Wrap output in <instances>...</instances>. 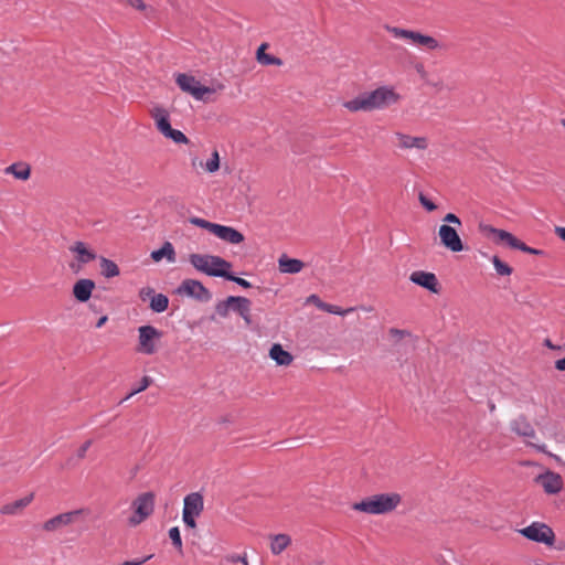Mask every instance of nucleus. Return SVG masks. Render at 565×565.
I'll return each mask as SVG.
<instances>
[{"label": "nucleus", "instance_id": "40", "mask_svg": "<svg viewBox=\"0 0 565 565\" xmlns=\"http://www.w3.org/2000/svg\"><path fill=\"white\" fill-rule=\"evenodd\" d=\"M225 561L228 563H242L243 565H249L246 553H244L243 555L228 554L225 556Z\"/></svg>", "mask_w": 565, "mask_h": 565}, {"label": "nucleus", "instance_id": "42", "mask_svg": "<svg viewBox=\"0 0 565 565\" xmlns=\"http://www.w3.org/2000/svg\"><path fill=\"white\" fill-rule=\"evenodd\" d=\"M478 228H479V232L487 238H492L497 231V228L493 227L492 225L486 224L482 222L479 223Z\"/></svg>", "mask_w": 565, "mask_h": 565}, {"label": "nucleus", "instance_id": "7", "mask_svg": "<svg viewBox=\"0 0 565 565\" xmlns=\"http://www.w3.org/2000/svg\"><path fill=\"white\" fill-rule=\"evenodd\" d=\"M151 117L154 120L157 129L166 138L171 139L175 143H188V137L178 129H173L170 125L169 113L162 107H154L151 110Z\"/></svg>", "mask_w": 565, "mask_h": 565}, {"label": "nucleus", "instance_id": "32", "mask_svg": "<svg viewBox=\"0 0 565 565\" xmlns=\"http://www.w3.org/2000/svg\"><path fill=\"white\" fill-rule=\"evenodd\" d=\"M169 298L163 294H156L149 303L150 309L153 312L161 313L168 309Z\"/></svg>", "mask_w": 565, "mask_h": 565}, {"label": "nucleus", "instance_id": "2", "mask_svg": "<svg viewBox=\"0 0 565 565\" xmlns=\"http://www.w3.org/2000/svg\"><path fill=\"white\" fill-rule=\"evenodd\" d=\"M402 502V497L396 492L373 494L355 502L352 509L372 515L387 514L394 511Z\"/></svg>", "mask_w": 565, "mask_h": 565}, {"label": "nucleus", "instance_id": "8", "mask_svg": "<svg viewBox=\"0 0 565 565\" xmlns=\"http://www.w3.org/2000/svg\"><path fill=\"white\" fill-rule=\"evenodd\" d=\"M132 514L129 518L130 525H138L149 518L154 509V495L151 492H145L138 495L131 503Z\"/></svg>", "mask_w": 565, "mask_h": 565}, {"label": "nucleus", "instance_id": "10", "mask_svg": "<svg viewBox=\"0 0 565 565\" xmlns=\"http://www.w3.org/2000/svg\"><path fill=\"white\" fill-rule=\"evenodd\" d=\"M175 83L182 92L190 94L196 100H205V95L216 92L215 88L201 85L194 76L185 73L175 74Z\"/></svg>", "mask_w": 565, "mask_h": 565}, {"label": "nucleus", "instance_id": "35", "mask_svg": "<svg viewBox=\"0 0 565 565\" xmlns=\"http://www.w3.org/2000/svg\"><path fill=\"white\" fill-rule=\"evenodd\" d=\"M204 170L209 173H215L220 169V154L217 150H213L210 159L204 163Z\"/></svg>", "mask_w": 565, "mask_h": 565}, {"label": "nucleus", "instance_id": "16", "mask_svg": "<svg viewBox=\"0 0 565 565\" xmlns=\"http://www.w3.org/2000/svg\"><path fill=\"white\" fill-rule=\"evenodd\" d=\"M81 513V510H75L55 515L43 523V530L46 532L58 531L72 524Z\"/></svg>", "mask_w": 565, "mask_h": 565}, {"label": "nucleus", "instance_id": "17", "mask_svg": "<svg viewBox=\"0 0 565 565\" xmlns=\"http://www.w3.org/2000/svg\"><path fill=\"white\" fill-rule=\"evenodd\" d=\"M411 281L426 288L427 290L431 292H438V280L433 273L424 271V270H416L411 274L409 277Z\"/></svg>", "mask_w": 565, "mask_h": 565}, {"label": "nucleus", "instance_id": "15", "mask_svg": "<svg viewBox=\"0 0 565 565\" xmlns=\"http://www.w3.org/2000/svg\"><path fill=\"white\" fill-rule=\"evenodd\" d=\"M535 481L544 489L547 494H556L563 489L562 477L553 471H546L536 477Z\"/></svg>", "mask_w": 565, "mask_h": 565}, {"label": "nucleus", "instance_id": "27", "mask_svg": "<svg viewBox=\"0 0 565 565\" xmlns=\"http://www.w3.org/2000/svg\"><path fill=\"white\" fill-rule=\"evenodd\" d=\"M4 172L13 175L18 180L25 181L31 175V167L24 162L12 163L6 168Z\"/></svg>", "mask_w": 565, "mask_h": 565}, {"label": "nucleus", "instance_id": "51", "mask_svg": "<svg viewBox=\"0 0 565 565\" xmlns=\"http://www.w3.org/2000/svg\"><path fill=\"white\" fill-rule=\"evenodd\" d=\"M556 235L565 242V227L556 226L555 227Z\"/></svg>", "mask_w": 565, "mask_h": 565}, {"label": "nucleus", "instance_id": "20", "mask_svg": "<svg viewBox=\"0 0 565 565\" xmlns=\"http://www.w3.org/2000/svg\"><path fill=\"white\" fill-rule=\"evenodd\" d=\"M510 429L520 437L523 438H534L536 433L531 425V423L526 419L525 416L521 415L510 422Z\"/></svg>", "mask_w": 565, "mask_h": 565}, {"label": "nucleus", "instance_id": "53", "mask_svg": "<svg viewBox=\"0 0 565 565\" xmlns=\"http://www.w3.org/2000/svg\"><path fill=\"white\" fill-rule=\"evenodd\" d=\"M107 320H108L107 316L100 317L96 323V328H102L106 323Z\"/></svg>", "mask_w": 565, "mask_h": 565}, {"label": "nucleus", "instance_id": "13", "mask_svg": "<svg viewBox=\"0 0 565 565\" xmlns=\"http://www.w3.org/2000/svg\"><path fill=\"white\" fill-rule=\"evenodd\" d=\"M396 146L401 150L416 149L424 151L429 147V140L425 136H411L401 131L394 134Z\"/></svg>", "mask_w": 565, "mask_h": 565}, {"label": "nucleus", "instance_id": "37", "mask_svg": "<svg viewBox=\"0 0 565 565\" xmlns=\"http://www.w3.org/2000/svg\"><path fill=\"white\" fill-rule=\"evenodd\" d=\"M388 335L394 343H397L402 341L404 338L411 337V332L404 329L391 328L388 330Z\"/></svg>", "mask_w": 565, "mask_h": 565}, {"label": "nucleus", "instance_id": "34", "mask_svg": "<svg viewBox=\"0 0 565 565\" xmlns=\"http://www.w3.org/2000/svg\"><path fill=\"white\" fill-rule=\"evenodd\" d=\"M491 262L499 276H510L512 274V267L502 262L498 256H492Z\"/></svg>", "mask_w": 565, "mask_h": 565}, {"label": "nucleus", "instance_id": "41", "mask_svg": "<svg viewBox=\"0 0 565 565\" xmlns=\"http://www.w3.org/2000/svg\"><path fill=\"white\" fill-rule=\"evenodd\" d=\"M478 228H479V232L487 238H492L497 231V228L493 227L492 225L486 224L482 222L479 223Z\"/></svg>", "mask_w": 565, "mask_h": 565}, {"label": "nucleus", "instance_id": "4", "mask_svg": "<svg viewBox=\"0 0 565 565\" xmlns=\"http://www.w3.org/2000/svg\"><path fill=\"white\" fill-rule=\"evenodd\" d=\"M189 222L192 225H195L198 227L209 231L214 236H216L217 238H220L226 243L237 245V244H241L242 242H244V235L239 231H237L236 228H234L232 226L212 223L210 221H206V220L198 217V216L190 217Z\"/></svg>", "mask_w": 565, "mask_h": 565}, {"label": "nucleus", "instance_id": "14", "mask_svg": "<svg viewBox=\"0 0 565 565\" xmlns=\"http://www.w3.org/2000/svg\"><path fill=\"white\" fill-rule=\"evenodd\" d=\"M438 235L440 243L444 247L454 253H459L465 249L461 238L456 228L448 224H443L439 227Z\"/></svg>", "mask_w": 565, "mask_h": 565}, {"label": "nucleus", "instance_id": "5", "mask_svg": "<svg viewBox=\"0 0 565 565\" xmlns=\"http://www.w3.org/2000/svg\"><path fill=\"white\" fill-rule=\"evenodd\" d=\"M163 337L162 331L153 326L146 324L138 328V342L136 352L143 355H153L160 349V341Z\"/></svg>", "mask_w": 565, "mask_h": 565}, {"label": "nucleus", "instance_id": "39", "mask_svg": "<svg viewBox=\"0 0 565 565\" xmlns=\"http://www.w3.org/2000/svg\"><path fill=\"white\" fill-rule=\"evenodd\" d=\"M118 3L122 6L131 7L139 11H145L147 6L142 0H116Z\"/></svg>", "mask_w": 565, "mask_h": 565}, {"label": "nucleus", "instance_id": "24", "mask_svg": "<svg viewBox=\"0 0 565 565\" xmlns=\"http://www.w3.org/2000/svg\"><path fill=\"white\" fill-rule=\"evenodd\" d=\"M70 250L76 254V258L81 264H87L92 260H95L97 255L87 247L84 242H75L72 246H70Z\"/></svg>", "mask_w": 565, "mask_h": 565}, {"label": "nucleus", "instance_id": "21", "mask_svg": "<svg viewBox=\"0 0 565 565\" xmlns=\"http://www.w3.org/2000/svg\"><path fill=\"white\" fill-rule=\"evenodd\" d=\"M95 289V282L92 279L83 278L77 280L73 286V296L79 302H86L93 290Z\"/></svg>", "mask_w": 565, "mask_h": 565}, {"label": "nucleus", "instance_id": "54", "mask_svg": "<svg viewBox=\"0 0 565 565\" xmlns=\"http://www.w3.org/2000/svg\"><path fill=\"white\" fill-rule=\"evenodd\" d=\"M544 345L552 350L559 349V347L554 345L550 339L544 340Z\"/></svg>", "mask_w": 565, "mask_h": 565}, {"label": "nucleus", "instance_id": "36", "mask_svg": "<svg viewBox=\"0 0 565 565\" xmlns=\"http://www.w3.org/2000/svg\"><path fill=\"white\" fill-rule=\"evenodd\" d=\"M151 383H152V379L150 376H143L140 381V384H138L137 387L132 388L131 392L122 399V402L128 401L134 395L145 391L146 388H148L150 386Z\"/></svg>", "mask_w": 565, "mask_h": 565}, {"label": "nucleus", "instance_id": "19", "mask_svg": "<svg viewBox=\"0 0 565 565\" xmlns=\"http://www.w3.org/2000/svg\"><path fill=\"white\" fill-rule=\"evenodd\" d=\"M309 303L315 305L318 309H320L322 311H326V312L332 313V315H338V316H345V315L354 311V309H355L353 307L347 308V309H342L339 306L327 303V302L322 301L319 298V296H317L315 294H312V295H310L309 297L306 298V305H309Z\"/></svg>", "mask_w": 565, "mask_h": 565}, {"label": "nucleus", "instance_id": "31", "mask_svg": "<svg viewBox=\"0 0 565 565\" xmlns=\"http://www.w3.org/2000/svg\"><path fill=\"white\" fill-rule=\"evenodd\" d=\"M267 49V44L263 43L256 52V58L262 65H277L280 66L282 61L273 55L266 54L265 50Z\"/></svg>", "mask_w": 565, "mask_h": 565}, {"label": "nucleus", "instance_id": "38", "mask_svg": "<svg viewBox=\"0 0 565 565\" xmlns=\"http://www.w3.org/2000/svg\"><path fill=\"white\" fill-rule=\"evenodd\" d=\"M169 537L172 544L179 550L182 551V539L180 534V530L178 526H173L169 530Z\"/></svg>", "mask_w": 565, "mask_h": 565}, {"label": "nucleus", "instance_id": "25", "mask_svg": "<svg viewBox=\"0 0 565 565\" xmlns=\"http://www.w3.org/2000/svg\"><path fill=\"white\" fill-rule=\"evenodd\" d=\"M150 256L152 260L157 263L163 258H166L168 263L175 262V250L170 242H164L159 249L152 250Z\"/></svg>", "mask_w": 565, "mask_h": 565}, {"label": "nucleus", "instance_id": "6", "mask_svg": "<svg viewBox=\"0 0 565 565\" xmlns=\"http://www.w3.org/2000/svg\"><path fill=\"white\" fill-rule=\"evenodd\" d=\"M216 313L223 318L227 317L230 311L237 312L247 326L252 324L250 301L241 296H228L225 300L218 301L215 306Z\"/></svg>", "mask_w": 565, "mask_h": 565}, {"label": "nucleus", "instance_id": "26", "mask_svg": "<svg viewBox=\"0 0 565 565\" xmlns=\"http://www.w3.org/2000/svg\"><path fill=\"white\" fill-rule=\"evenodd\" d=\"M269 356L278 365L282 366L289 365L294 360L292 355L288 351L284 350V348L278 343L271 345L269 350Z\"/></svg>", "mask_w": 565, "mask_h": 565}, {"label": "nucleus", "instance_id": "12", "mask_svg": "<svg viewBox=\"0 0 565 565\" xmlns=\"http://www.w3.org/2000/svg\"><path fill=\"white\" fill-rule=\"evenodd\" d=\"M178 292L203 302L212 298L210 290L205 288L201 281L195 279L183 280L178 288Z\"/></svg>", "mask_w": 565, "mask_h": 565}, {"label": "nucleus", "instance_id": "48", "mask_svg": "<svg viewBox=\"0 0 565 565\" xmlns=\"http://www.w3.org/2000/svg\"><path fill=\"white\" fill-rule=\"evenodd\" d=\"M443 221L448 223V224H456L458 226H461L460 218L456 214H454V213L446 214Z\"/></svg>", "mask_w": 565, "mask_h": 565}, {"label": "nucleus", "instance_id": "23", "mask_svg": "<svg viewBox=\"0 0 565 565\" xmlns=\"http://www.w3.org/2000/svg\"><path fill=\"white\" fill-rule=\"evenodd\" d=\"M305 267L302 260L297 258H289L287 255H282L278 258V268L282 274H298Z\"/></svg>", "mask_w": 565, "mask_h": 565}, {"label": "nucleus", "instance_id": "18", "mask_svg": "<svg viewBox=\"0 0 565 565\" xmlns=\"http://www.w3.org/2000/svg\"><path fill=\"white\" fill-rule=\"evenodd\" d=\"M269 550L274 556L280 555L285 552L292 543V539L287 533H276L268 535Z\"/></svg>", "mask_w": 565, "mask_h": 565}, {"label": "nucleus", "instance_id": "22", "mask_svg": "<svg viewBox=\"0 0 565 565\" xmlns=\"http://www.w3.org/2000/svg\"><path fill=\"white\" fill-rule=\"evenodd\" d=\"M33 501V493L18 499L13 502L7 503L0 508V513L3 515H18Z\"/></svg>", "mask_w": 565, "mask_h": 565}, {"label": "nucleus", "instance_id": "28", "mask_svg": "<svg viewBox=\"0 0 565 565\" xmlns=\"http://www.w3.org/2000/svg\"><path fill=\"white\" fill-rule=\"evenodd\" d=\"M414 45L430 51L443 47V45L434 36L426 35L420 32H417Z\"/></svg>", "mask_w": 565, "mask_h": 565}, {"label": "nucleus", "instance_id": "1", "mask_svg": "<svg viewBox=\"0 0 565 565\" xmlns=\"http://www.w3.org/2000/svg\"><path fill=\"white\" fill-rule=\"evenodd\" d=\"M401 99V95L392 86H380L343 103V107L352 113L385 109Z\"/></svg>", "mask_w": 565, "mask_h": 565}, {"label": "nucleus", "instance_id": "50", "mask_svg": "<svg viewBox=\"0 0 565 565\" xmlns=\"http://www.w3.org/2000/svg\"><path fill=\"white\" fill-rule=\"evenodd\" d=\"M152 557V555H148L141 559H135V561H126L121 565H142L147 561H149Z\"/></svg>", "mask_w": 565, "mask_h": 565}, {"label": "nucleus", "instance_id": "47", "mask_svg": "<svg viewBox=\"0 0 565 565\" xmlns=\"http://www.w3.org/2000/svg\"><path fill=\"white\" fill-rule=\"evenodd\" d=\"M156 295L154 289L151 287H142L139 290V297L142 301L151 300V298Z\"/></svg>", "mask_w": 565, "mask_h": 565}, {"label": "nucleus", "instance_id": "44", "mask_svg": "<svg viewBox=\"0 0 565 565\" xmlns=\"http://www.w3.org/2000/svg\"><path fill=\"white\" fill-rule=\"evenodd\" d=\"M526 444H527L529 446H531V447L535 448L537 451L543 452V454H545V455H548V456H550V457H552L555 461H557V462H561V461H562V460H561V458H559L557 455H555V454H552V452L547 451L546 446H545L544 444H533V443H530V441H527Z\"/></svg>", "mask_w": 565, "mask_h": 565}, {"label": "nucleus", "instance_id": "52", "mask_svg": "<svg viewBox=\"0 0 565 565\" xmlns=\"http://www.w3.org/2000/svg\"><path fill=\"white\" fill-rule=\"evenodd\" d=\"M555 367L558 370V371H565V358L564 359H559L555 362Z\"/></svg>", "mask_w": 565, "mask_h": 565}, {"label": "nucleus", "instance_id": "49", "mask_svg": "<svg viewBox=\"0 0 565 565\" xmlns=\"http://www.w3.org/2000/svg\"><path fill=\"white\" fill-rule=\"evenodd\" d=\"M92 445V440H87L85 441L77 450V456L79 458H84L85 455H86V451L88 450V448L90 447Z\"/></svg>", "mask_w": 565, "mask_h": 565}, {"label": "nucleus", "instance_id": "43", "mask_svg": "<svg viewBox=\"0 0 565 565\" xmlns=\"http://www.w3.org/2000/svg\"><path fill=\"white\" fill-rule=\"evenodd\" d=\"M514 249H519V250H522L524 253H527V254H532V255H539L541 254L542 252L539 250V249H535V248H532L527 245H525L523 242H521L519 238H516V242H515V245L513 246Z\"/></svg>", "mask_w": 565, "mask_h": 565}, {"label": "nucleus", "instance_id": "9", "mask_svg": "<svg viewBox=\"0 0 565 565\" xmlns=\"http://www.w3.org/2000/svg\"><path fill=\"white\" fill-rule=\"evenodd\" d=\"M204 509L203 495L200 492H192L184 497L182 520L190 529L196 527V518L201 515Z\"/></svg>", "mask_w": 565, "mask_h": 565}, {"label": "nucleus", "instance_id": "33", "mask_svg": "<svg viewBox=\"0 0 565 565\" xmlns=\"http://www.w3.org/2000/svg\"><path fill=\"white\" fill-rule=\"evenodd\" d=\"M492 239L497 244L504 243L508 246H510L511 248H513V246L515 245V242H516V237L514 235H512L510 232H507V231L500 230V228H497L495 234L493 235Z\"/></svg>", "mask_w": 565, "mask_h": 565}, {"label": "nucleus", "instance_id": "45", "mask_svg": "<svg viewBox=\"0 0 565 565\" xmlns=\"http://www.w3.org/2000/svg\"><path fill=\"white\" fill-rule=\"evenodd\" d=\"M224 278L227 279V280L236 282L237 285H239L243 288H249L250 287V282L249 281H247L244 278H239V277L234 276L231 273V270H227L226 276H224Z\"/></svg>", "mask_w": 565, "mask_h": 565}, {"label": "nucleus", "instance_id": "3", "mask_svg": "<svg viewBox=\"0 0 565 565\" xmlns=\"http://www.w3.org/2000/svg\"><path fill=\"white\" fill-rule=\"evenodd\" d=\"M190 264L198 270L211 277L226 276L227 270L232 269V264L216 255L191 254Z\"/></svg>", "mask_w": 565, "mask_h": 565}, {"label": "nucleus", "instance_id": "11", "mask_svg": "<svg viewBox=\"0 0 565 565\" xmlns=\"http://www.w3.org/2000/svg\"><path fill=\"white\" fill-rule=\"evenodd\" d=\"M518 532L530 541L553 545L555 534L553 530L545 523L533 522L529 526L518 530Z\"/></svg>", "mask_w": 565, "mask_h": 565}, {"label": "nucleus", "instance_id": "46", "mask_svg": "<svg viewBox=\"0 0 565 565\" xmlns=\"http://www.w3.org/2000/svg\"><path fill=\"white\" fill-rule=\"evenodd\" d=\"M418 199H419L420 204L427 211L431 212V211H435L437 209V205L431 200H429L425 194L419 193Z\"/></svg>", "mask_w": 565, "mask_h": 565}, {"label": "nucleus", "instance_id": "30", "mask_svg": "<svg viewBox=\"0 0 565 565\" xmlns=\"http://www.w3.org/2000/svg\"><path fill=\"white\" fill-rule=\"evenodd\" d=\"M102 275L106 278H113L120 274L117 264L106 257L99 258Z\"/></svg>", "mask_w": 565, "mask_h": 565}, {"label": "nucleus", "instance_id": "29", "mask_svg": "<svg viewBox=\"0 0 565 565\" xmlns=\"http://www.w3.org/2000/svg\"><path fill=\"white\" fill-rule=\"evenodd\" d=\"M385 29L395 38V39H402V40H406L408 41L409 43L414 44L415 42V39H416V35H417V31H413V30H407V29H402V28H397V26H391V25H385Z\"/></svg>", "mask_w": 565, "mask_h": 565}]
</instances>
